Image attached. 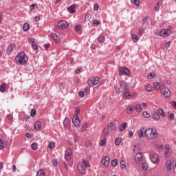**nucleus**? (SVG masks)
Instances as JSON below:
<instances>
[{"label":"nucleus","mask_w":176,"mask_h":176,"mask_svg":"<svg viewBox=\"0 0 176 176\" xmlns=\"http://www.w3.org/2000/svg\"><path fill=\"white\" fill-rule=\"evenodd\" d=\"M89 167H90V162L87 160H83L82 162L78 163L77 170L79 174L85 175V174H86V168H89Z\"/></svg>","instance_id":"obj_1"},{"label":"nucleus","mask_w":176,"mask_h":176,"mask_svg":"<svg viewBox=\"0 0 176 176\" xmlns=\"http://www.w3.org/2000/svg\"><path fill=\"white\" fill-rule=\"evenodd\" d=\"M28 61V58L24 52H21L15 58L16 64H19V65H23Z\"/></svg>","instance_id":"obj_2"},{"label":"nucleus","mask_w":176,"mask_h":176,"mask_svg":"<svg viewBox=\"0 0 176 176\" xmlns=\"http://www.w3.org/2000/svg\"><path fill=\"white\" fill-rule=\"evenodd\" d=\"M166 167L168 174H172L173 173H174V174H176V161H166Z\"/></svg>","instance_id":"obj_3"},{"label":"nucleus","mask_w":176,"mask_h":176,"mask_svg":"<svg viewBox=\"0 0 176 176\" xmlns=\"http://www.w3.org/2000/svg\"><path fill=\"white\" fill-rule=\"evenodd\" d=\"M135 97H137V94L130 92V89L129 88L123 90L122 98H124L125 100H131V98H135Z\"/></svg>","instance_id":"obj_4"},{"label":"nucleus","mask_w":176,"mask_h":176,"mask_svg":"<svg viewBox=\"0 0 176 176\" xmlns=\"http://www.w3.org/2000/svg\"><path fill=\"white\" fill-rule=\"evenodd\" d=\"M145 137L148 138V140H153V138H156V137H157L156 129L152 128L146 129Z\"/></svg>","instance_id":"obj_5"},{"label":"nucleus","mask_w":176,"mask_h":176,"mask_svg":"<svg viewBox=\"0 0 176 176\" xmlns=\"http://www.w3.org/2000/svg\"><path fill=\"white\" fill-rule=\"evenodd\" d=\"M161 94L164 98H170L171 97V92L168 88H162L161 89Z\"/></svg>","instance_id":"obj_6"},{"label":"nucleus","mask_w":176,"mask_h":176,"mask_svg":"<svg viewBox=\"0 0 176 176\" xmlns=\"http://www.w3.org/2000/svg\"><path fill=\"white\" fill-rule=\"evenodd\" d=\"M119 74L129 76V75H130V69L127 67H119Z\"/></svg>","instance_id":"obj_7"},{"label":"nucleus","mask_w":176,"mask_h":176,"mask_svg":"<svg viewBox=\"0 0 176 176\" xmlns=\"http://www.w3.org/2000/svg\"><path fill=\"white\" fill-rule=\"evenodd\" d=\"M171 34V30L170 29H162L160 33V36H162L163 38H166L168 35Z\"/></svg>","instance_id":"obj_8"},{"label":"nucleus","mask_w":176,"mask_h":176,"mask_svg":"<svg viewBox=\"0 0 176 176\" xmlns=\"http://www.w3.org/2000/svg\"><path fill=\"white\" fill-rule=\"evenodd\" d=\"M142 157H144V154L142 153H138L135 155V161L138 164H141L143 162Z\"/></svg>","instance_id":"obj_9"},{"label":"nucleus","mask_w":176,"mask_h":176,"mask_svg":"<svg viewBox=\"0 0 176 176\" xmlns=\"http://www.w3.org/2000/svg\"><path fill=\"white\" fill-rule=\"evenodd\" d=\"M68 27V22L65 21H60L58 23V28L59 30H65Z\"/></svg>","instance_id":"obj_10"},{"label":"nucleus","mask_w":176,"mask_h":176,"mask_svg":"<svg viewBox=\"0 0 176 176\" xmlns=\"http://www.w3.org/2000/svg\"><path fill=\"white\" fill-rule=\"evenodd\" d=\"M71 157H72V149L67 148L65 153V160H71Z\"/></svg>","instance_id":"obj_11"},{"label":"nucleus","mask_w":176,"mask_h":176,"mask_svg":"<svg viewBox=\"0 0 176 176\" xmlns=\"http://www.w3.org/2000/svg\"><path fill=\"white\" fill-rule=\"evenodd\" d=\"M109 162H110V159H109V157L108 156L103 157L102 158V164L104 167H108L109 166Z\"/></svg>","instance_id":"obj_12"},{"label":"nucleus","mask_w":176,"mask_h":176,"mask_svg":"<svg viewBox=\"0 0 176 176\" xmlns=\"http://www.w3.org/2000/svg\"><path fill=\"white\" fill-rule=\"evenodd\" d=\"M73 124L78 127V126L80 125V121L79 120V117L78 116H74L72 119Z\"/></svg>","instance_id":"obj_13"},{"label":"nucleus","mask_w":176,"mask_h":176,"mask_svg":"<svg viewBox=\"0 0 176 176\" xmlns=\"http://www.w3.org/2000/svg\"><path fill=\"white\" fill-rule=\"evenodd\" d=\"M164 156L165 157H170V156H171V150L170 149L169 145L165 146Z\"/></svg>","instance_id":"obj_14"},{"label":"nucleus","mask_w":176,"mask_h":176,"mask_svg":"<svg viewBox=\"0 0 176 176\" xmlns=\"http://www.w3.org/2000/svg\"><path fill=\"white\" fill-rule=\"evenodd\" d=\"M145 133H146V129H145V127H142L138 131V135L139 138H142L144 137V134L145 135Z\"/></svg>","instance_id":"obj_15"},{"label":"nucleus","mask_w":176,"mask_h":176,"mask_svg":"<svg viewBox=\"0 0 176 176\" xmlns=\"http://www.w3.org/2000/svg\"><path fill=\"white\" fill-rule=\"evenodd\" d=\"M151 160L152 163L156 164L159 162V155L154 153L151 157Z\"/></svg>","instance_id":"obj_16"},{"label":"nucleus","mask_w":176,"mask_h":176,"mask_svg":"<svg viewBox=\"0 0 176 176\" xmlns=\"http://www.w3.org/2000/svg\"><path fill=\"white\" fill-rule=\"evenodd\" d=\"M120 89L124 90L125 89H129V84H127V82H126L124 80H121L120 82Z\"/></svg>","instance_id":"obj_17"},{"label":"nucleus","mask_w":176,"mask_h":176,"mask_svg":"<svg viewBox=\"0 0 176 176\" xmlns=\"http://www.w3.org/2000/svg\"><path fill=\"white\" fill-rule=\"evenodd\" d=\"M15 48L16 45L14 43L10 44L7 49L8 54H10V53H12V52H13V50H14Z\"/></svg>","instance_id":"obj_18"},{"label":"nucleus","mask_w":176,"mask_h":176,"mask_svg":"<svg viewBox=\"0 0 176 176\" xmlns=\"http://www.w3.org/2000/svg\"><path fill=\"white\" fill-rule=\"evenodd\" d=\"M51 38L54 39V41L56 42V43H60V37H58V35L56 34V33H53L50 35Z\"/></svg>","instance_id":"obj_19"},{"label":"nucleus","mask_w":176,"mask_h":176,"mask_svg":"<svg viewBox=\"0 0 176 176\" xmlns=\"http://www.w3.org/2000/svg\"><path fill=\"white\" fill-rule=\"evenodd\" d=\"M163 5V0H160L159 2H157L155 6V11L159 12L160 10V6Z\"/></svg>","instance_id":"obj_20"},{"label":"nucleus","mask_w":176,"mask_h":176,"mask_svg":"<svg viewBox=\"0 0 176 176\" xmlns=\"http://www.w3.org/2000/svg\"><path fill=\"white\" fill-rule=\"evenodd\" d=\"M107 129L109 131H113V130H116V125L113 123H110L108 124Z\"/></svg>","instance_id":"obj_21"},{"label":"nucleus","mask_w":176,"mask_h":176,"mask_svg":"<svg viewBox=\"0 0 176 176\" xmlns=\"http://www.w3.org/2000/svg\"><path fill=\"white\" fill-rule=\"evenodd\" d=\"M135 111H136V112H138L139 113H141V112H142V106L140 104H138L135 106Z\"/></svg>","instance_id":"obj_22"},{"label":"nucleus","mask_w":176,"mask_h":176,"mask_svg":"<svg viewBox=\"0 0 176 176\" xmlns=\"http://www.w3.org/2000/svg\"><path fill=\"white\" fill-rule=\"evenodd\" d=\"M76 8V5L75 4H73L72 6H70L69 8H68V12L69 13H75V8Z\"/></svg>","instance_id":"obj_23"},{"label":"nucleus","mask_w":176,"mask_h":176,"mask_svg":"<svg viewBox=\"0 0 176 176\" xmlns=\"http://www.w3.org/2000/svg\"><path fill=\"white\" fill-rule=\"evenodd\" d=\"M126 127H127V123L124 122L120 125L118 129L120 131H124V130H126Z\"/></svg>","instance_id":"obj_24"},{"label":"nucleus","mask_w":176,"mask_h":176,"mask_svg":"<svg viewBox=\"0 0 176 176\" xmlns=\"http://www.w3.org/2000/svg\"><path fill=\"white\" fill-rule=\"evenodd\" d=\"M100 82V78L98 77H96L91 80V82L92 83V86H96Z\"/></svg>","instance_id":"obj_25"},{"label":"nucleus","mask_w":176,"mask_h":176,"mask_svg":"<svg viewBox=\"0 0 176 176\" xmlns=\"http://www.w3.org/2000/svg\"><path fill=\"white\" fill-rule=\"evenodd\" d=\"M69 119L68 118H65L63 121V126L64 127H65V129H68V127H69Z\"/></svg>","instance_id":"obj_26"},{"label":"nucleus","mask_w":176,"mask_h":176,"mask_svg":"<svg viewBox=\"0 0 176 176\" xmlns=\"http://www.w3.org/2000/svg\"><path fill=\"white\" fill-rule=\"evenodd\" d=\"M34 129L36 130H40L41 127H42V124L41 123V122L39 121H36L34 124Z\"/></svg>","instance_id":"obj_27"},{"label":"nucleus","mask_w":176,"mask_h":176,"mask_svg":"<svg viewBox=\"0 0 176 176\" xmlns=\"http://www.w3.org/2000/svg\"><path fill=\"white\" fill-rule=\"evenodd\" d=\"M120 166L122 170H126V168H127V167L126 166V162L124 160L120 161Z\"/></svg>","instance_id":"obj_28"},{"label":"nucleus","mask_w":176,"mask_h":176,"mask_svg":"<svg viewBox=\"0 0 176 176\" xmlns=\"http://www.w3.org/2000/svg\"><path fill=\"white\" fill-rule=\"evenodd\" d=\"M5 90H6V83L3 82L0 86V91L1 93H5Z\"/></svg>","instance_id":"obj_29"},{"label":"nucleus","mask_w":176,"mask_h":176,"mask_svg":"<svg viewBox=\"0 0 176 176\" xmlns=\"http://www.w3.org/2000/svg\"><path fill=\"white\" fill-rule=\"evenodd\" d=\"M153 89L154 90H160V83L159 82H154Z\"/></svg>","instance_id":"obj_30"},{"label":"nucleus","mask_w":176,"mask_h":176,"mask_svg":"<svg viewBox=\"0 0 176 176\" xmlns=\"http://www.w3.org/2000/svg\"><path fill=\"white\" fill-rule=\"evenodd\" d=\"M134 107H131V106H129L127 108H126V112L127 113L130 114V113H133V112H134Z\"/></svg>","instance_id":"obj_31"},{"label":"nucleus","mask_w":176,"mask_h":176,"mask_svg":"<svg viewBox=\"0 0 176 176\" xmlns=\"http://www.w3.org/2000/svg\"><path fill=\"white\" fill-rule=\"evenodd\" d=\"M29 30H30V24H28V23H24L23 26V30L25 32H27V31H28Z\"/></svg>","instance_id":"obj_32"},{"label":"nucleus","mask_w":176,"mask_h":176,"mask_svg":"<svg viewBox=\"0 0 176 176\" xmlns=\"http://www.w3.org/2000/svg\"><path fill=\"white\" fill-rule=\"evenodd\" d=\"M153 119L154 120H160V116L157 113H154L153 114Z\"/></svg>","instance_id":"obj_33"},{"label":"nucleus","mask_w":176,"mask_h":176,"mask_svg":"<svg viewBox=\"0 0 176 176\" xmlns=\"http://www.w3.org/2000/svg\"><path fill=\"white\" fill-rule=\"evenodd\" d=\"M158 113L162 116V118H166V113H164V110H163V109H158Z\"/></svg>","instance_id":"obj_34"},{"label":"nucleus","mask_w":176,"mask_h":176,"mask_svg":"<svg viewBox=\"0 0 176 176\" xmlns=\"http://www.w3.org/2000/svg\"><path fill=\"white\" fill-rule=\"evenodd\" d=\"M170 45H171V41L166 43L164 45L163 50H168V47H170Z\"/></svg>","instance_id":"obj_35"},{"label":"nucleus","mask_w":176,"mask_h":176,"mask_svg":"<svg viewBox=\"0 0 176 176\" xmlns=\"http://www.w3.org/2000/svg\"><path fill=\"white\" fill-rule=\"evenodd\" d=\"M142 115L143 118H146V119H149V118H151V114L146 111H143Z\"/></svg>","instance_id":"obj_36"},{"label":"nucleus","mask_w":176,"mask_h":176,"mask_svg":"<svg viewBox=\"0 0 176 176\" xmlns=\"http://www.w3.org/2000/svg\"><path fill=\"white\" fill-rule=\"evenodd\" d=\"M36 176H45V170H43V169H40L37 172Z\"/></svg>","instance_id":"obj_37"},{"label":"nucleus","mask_w":176,"mask_h":176,"mask_svg":"<svg viewBox=\"0 0 176 176\" xmlns=\"http://www.w3.org/2000/svg\"><path fill=\"white\" fill-rule=\"evenodd\" d=\"M122 142V138H117L115 140V145H120V143Z\"/></svg>","instance_id":"obj_38"},{"label":"nucleus","mask_w":176,"mask_h":176,"mask_svg":"<svg viewBox=\"0 0 176 176\" xmlns=\"http://www.w3.org/2000/svg\"><path fill=\"white\" fill-rule=\"evenodd\" d=\"M132 3H134L135 6H140V0H131Z\"/></svg>","instance_id":"obj_39"},{"label":"nucleus","mask_w":176,"mask_h":176,"mask_svg":"<svg viewBox=\"0 0 176 176\" xmlns=\"http://www.w3.org/2000/svg\"><path fill=\"white\" fill-rule=\"evenodd\" d=\"M87 127H89V124H87V123L83 124L82 125L81 131H82V132L85 131L87 129Z\"/></svg>","instance_id":"obj_40"},{"label":"nucleus","mask_w":176,"mask_h":176,"mask_svg":"<svg viewBox=\"0 0 176 176\" xmlns=\"http://www.w3.org/2000/svg\"><path fill=\"white\" fill-rule=\"evenodd\" d=\"M101 24V21H98V20H94L93 21V25L94 27H97V25H100Z\"/></svg>","instance_id":"obj_41"},{"label":"nucleus","mask_w":176,"mask_h":176,"mask_svg":"<svg viewBox=\"0 0 176 176\" xmlns=\"http://www.w3.org/2000/svg\"><path fill=\"white\" fill-rule=\"evenodd\" d=\"M105 145H107V139H103L100 141V146H105Z\"/></svg>","instance_id":"obj_42"},{"label":"nucleus","mask_w":176,"mask_h":176,"mask_svg":"<svg viewBox=\"0 0 176 176\" xmlns=\"http://www.w3.org/2000/svg\"><path fill=\"white\" fill-rule=\"evenodd\" d=\"M31 148L33 151H36V149H38V144H36V142L33 143L31 145Z\"/></svg>","instance_id":"obj_43"},{"label":"nucleus","mask_w":176,"mask_h":176,"mask_svg":"<svg viewBox=\"0 0 176 176\" xmlns=\"http://www.w3.org/2000/svg\"><path fill=\"white\" fill-rule=\"evenodd\" d=\"M98 42L99 43H104L105 42V37L101 36L98 37Z\"/></svg>","instance_id":"obj_44"},{"label":"nucleus","mask_w":176,"mask_h":176,"mask_svg":"<svg viewBox=\"0 0 176 176\" xmlns=\"http://www.w3.org/2000/svg\"><path fill=\"white\" fill-rule=\"evenodd\" d=\"M30 116H32V118H35V116H36V110L32 109L30 113Z\"/></svg>","instance_id":"obj_45"},{"label":"nucleus","mask_w":176,"mask_h":176,"mask_svg":"<svg viewBox=\"0 0 176 176\" xmlns=\"http://www.w3.org/2000/svg\"><path fill=\"white\" fill-rule=\"evenodd\" d=\"M155 75L156 74L155 73H149L147 75V77L148 78V79H153V78H155Z\"/></svg>","instance_id":"obj_46"},{"label":"nucleus","mask_w":176,"mask_h":176,"mask_svg":"<svg viewBox=\"0 0 176 176\" xmlns=\"http://www.w3.org/2000/svg\"><path fill=\"white\" fill-rule=\"evenodd\" d=\"M145 89H146V91H152V85H147L145 86Z\"/></svg>","instance_id":"obj_47"},{"label":"nucleus","mask_w":176,"mask_h":176,"mask_svg":"<svg viewBox=\"0 0 176 176\" xmlns=\"http://www.w3.org/2000/svg\"><path fill=\"white\" fill-rule=\"evenodd\" d=\"M111 166L113 167H116L118 166V160H113L111 161Z\"/></svg>","instance_id":"obj_48"},{"label":"nucleus","mask_w":176,"mask_h":176,"mask_svg":"<svg viewBox=\"0 0 176 176\" xmlns=\"http://www.w3.org/2000/svg\"><path fill=\"white\" fill-rule=\"evenodd\" d=\"M131 38H132L133 42H138V36L137 35L133 34L131 36Z\"/></svg>","instance_id":"obj_49"},{"label":"nucleus","mask_w":176,"mask_h":176,"mask_svg":"<svg viewBox=\"0 0 176 176\" xmlns=\"http://www.w3.org/2000/svg\"><path fill=\"white\" fill-rule=\"evenodd\" d=\"M109 133H111V131H109L107 128H104L103 130V134L104 135H108V134H109Z\"/></svg>","instance_id":"obj_50"},{"label":"nucleus","mask_w":176,"mask_h":176,"mask_svg":"<svg viewBox=\"0 0 176 176\" xmlns=\"http://www.w3.org/2000/svg\"><path fill=\"white\" fill-rule=\"evenodd\" d=\"M36 6H37L36 3L31 4L30 6V11L32 12L34 9H36Z\"/></svg>","instance_id":"obj_51"},{"label":"nucleus","mask_w":176,"mask_h":176,"mask_svg":"<svg viewBox=\"0 0 176 176\" xmlns=\"http://www.w3.org/2000/svg\"><path fill=\"white\" fill-rule=\"evenodd\" d=\"M142 170H144L145 171H146V170H148V164L143 163L142 165Z\"/></svg>","instance_id":"obj_52"},{"label":"nucleus","mask_w":176,"mask_h":176,"mask_svg":"<svg viewBox=\"0 0 176 176\" xmlns=\"http://www.w3.org/2000/svg\"><path fill=\"white\" fill-rule=\"evenodd\" d=\"M32 49L34 50H38V43H33L32 45Z\"/></svg>","instance_id":"obj_53"},{"label":"nucleus","mask_w":176,"mask_h":176,"mask_svg":"<svg viewBox=\"0 0 176 176\" xmlns=\"http://www.w3.org/2000/svg\"><path fill=\"white\" fill-rule=\"evenodd\" d=\"M145 32V29H144V28H140L139 29V35H140V36L142 35V34H144Z\"/></svg>","instance_id":"obj_54"},{"label":"nucleus","mask_w":176,"mask_h":176,"mask_svg":"<svg viewBox=\"0 0 176 176\" xmlns=\"http://www.w3.org/2000/svg\"><path fill=\"white\" fill-rule=\"evenodd\" d=\"M87 94H85V91H79V97H80L81 98H83V97H85V96Z\"/></svg>","instance_id":"obj_55"},{"label":"nucleus","mask_w":176,"mask_h":176,"mask_svg":"<svg viewBox=\"0 0 176 176\" xmlns=\"http://www.w3.org/2000/svg\"><path fill=\"white\" fill-rule=\"evenodd\" d=\"M80 113V109L79 107L76 108L75 115L74 116H78Z\"/></svg>","instance_id":"obj_56"},{"label":"nucleus","mask_w":176,"mask_h":176,"mask_svg":"<svg viewBox=\"0 0 176 176\" xmlns=\"http://www.w3.org/2000/svg\"><path fill=\"white\" fill-rule=\"evenodd\" d=\"M54 145H55L54 142H50V144L48 145V148L50 149H53V148H54Z\"/></svg>","instance_id":"obj_57"},{"label":"nucleus","mask_w":176,"mask_h":176,"mask_svg":"<svg viewBox=\"0 0 176 176\" xmlns=\"http://www.w3.org/2000/svg\"><path fill=\"white\" fill-rule=\"evenodd\" d=\"M82 27L80 26V25H77L75 28H74V31H80Z\"/></svg>","instance_id":"obj_58"},{"label":"nucleus","mask_w":176,"mask_h":176,"mask_svg":"<svg viewBox=\"0 0 176 176\" xmlns=\"http://www.w3.org/2000/svg\"><path fill=\"white\" fill-rule=\"evenodd\" d=\"M5 148V145L3 144V141L2 139H0V149H3Z\"/></svg>","instance_id":"obj_59"},{"label":"nucleus","mask_w":176,"mask_h":176,"mask_svg":"<svg viewBox=\"0 0 176 176\" xmlns=\"http://www.w3.org/2000/svg\"><path fill=\"white\" fill-rule=\"evenodd\" d=\"M58 163L57 162V160H52V165L54 166V167H57Z\"/></svg>","instance_id":"obj_60"},{"label":"nucleus","mask_w":176,"mask_h":176,"mask_svg":"<svg viewBox=\"0 0 176 176\" xmlns=\"http://www.w3.org/2000/svg\"><path fill=\"white\" fill-rule=\"evenodd\" d=\"M91 19V14H88L85 15V20H90Z\"/></svg>","instance_id":"obj_61"},{"label":"nucleus","mask_w":176,"mask_h":176,"mask_svg":"<svg viewBox=\"0 0 176 176\" xmlns=\"http://www.w3.org/2000/svg\"><path fill=\"white\" fill-rule=\"evenodd\" d=\"M98 8H100V6H98V3H95V5L94 6V9L95 10H98Z\"/></svg>","instance_id":"obj_62"},{"label":"nucleus","mask_w":176,"mask_h":176,"mask_svg":"<svg viewBox=\"0 0 176 176\" xmlns=\"http://www.w3.org/2000/svg\"><path fill=\"white\" fill-rule=\"evenodd\" d=\"M171 105H172L173 108H174V109H176V102L175 101H173L171 102Z\"/></svg>","instance_id":"obj_63"},{"label":"nucleus","mask_w":176,"mask_h":176,"mask_svg":"<svg viewBox=\"0 0 176 176\" xmlns=\"http://www.w3.org/2000/svg\"><path fill=\"white\" fill-rule=\"evenodd\" d=\"M170 120H174V113H170L169 116Z\"/></svg>","instance_id":"obj_64"}]
</instances>
